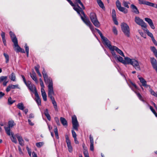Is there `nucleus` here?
<instances>
[{"mask_svg":"<svg viewBox=\"0 0 157 157\" xmlns=\"http://www.w3.org/2000/svg\"><path fill=\"white\" fill-rule=\"evenodd\" d=\"M17 107L18 109L22 110H23L25 108L22 102L19 103L17 105Z\"/></svg>","mask_w":157,"mask_h":157,"instance_id":"nucleus-26","label":"nucleus"},{"mask_svg":"<svg viewBox=\"0 0 157 157\" xmlns=\"http://www.w3.org/2000/svg\"><path fill=\"white\" fill-rule=\"evenodd\" d=\"M30 76L35 81L36 83H37L38 82L36 77V74L34 71H33L32 74H30Z\"/></svg>","mask_w":157,"mask_h":157,"instance_id":"nucleus-22","label":"nucleus"},{"mask_svg":"<svg viewBox=\"0 0 157 157\" xmlns=\"http://www.w3.org/2000/svg\"><path fill=\"white\" fill-rule=\"evenodd\" d=\"M116 5L118 10L121 12L124 13H126L128 12V10L125 8L121 6V3L119 0H117L116 2Z\"/></svg>","mask_w":157,"mask_h":157,"instance_id":"nucleus-8","label":"nucleus"},{"mask_svg":"<svg viewBox=\"0 0 157 157\" xmlns=\"http://www.w3.org/2000/svg\"><path fill=\"white\" fill-rule=\"evenodd\" d=\"M54 132L55 133V135L56 138H57V139H58L59 137V136H58V129H57V128L56 126L55 127V128H54Z\"/></svg>","mask_w":157,"mask_h":157,"instance_id":"nucleus-32","label":"nucleus"},{"mask_svg":"<svg viewBox=\"0 0 157 157\" xmlns=\"http://www.w3.org/2000/svg\"><path fill=\"white\" fill-rule=\"evenodd\" d=\"M67 144L69 151L70 152H71L72 151V147L71 145V142L67 143Z\"/></svg>","mask_w":157,"mask_h":157,"instance_id":"nucleus-29","label":"nucleus"},{"mask_svg":"<svg viewBox=\"0 0 157 157\" xmlns=\"http://www.w3.org/2000/svg\"><path fill=\"white\" fill-rule=\"evenodd\" d=\"M3 43L5 46L6 45V41L5 38L2 39Z\"/></svg>","mask_w":157,"mask_h":157,"instance_id":"nucleus-64","label":"nucleus"},{"mask_svg":"<svg viewBox=\"0 0 157 157\" xmlns=\"http://www.w3.org/2000/svg\"><path fill=\"white\" fill-rule=\"evenodd\" d=\"M5 95L4 93L0 92V99H1Z\"/></svg>","mask_w":157,"mask_h":157,"instance_id":"nucleus-62","label":"nucleus"},{"mask_svg":"<svg viewBox=\"0 0 157 157\" xmlns=\"http://www.w3.org/2000/svg\"><path fill=\"white\" fill-rule=\"evenodd\" d=\"M28 121L29 124H30V125L33 126L34 125V124L31 122V120L29 119Z\"/></svg>","mask_w":157,"mask_h":157,"instance_id":"nucleus-61","label":"nucleus"},{"mask_svg":"<svg viewBox=\"0 0 157 157\" xmlns=\"http://www.w3.org/2000/svg\"><path fill=\"white\" fill-rule=\"evenodd\" d=\"M135 93L137 95V96L139 98V99L142 101H144L143 99H142V97L141 95H140V94L139 93H138L136 92Z\"/></svg>","mask_w":157,"mask_h":157,"instance_id":"nucleus-42","label":"nucleus"},{"mask_svg":"<svg viewBox=\"0 0 157 157\" xmlns=\"http://www.w3.org/2000/svg\"><path fill=\"white\" fill-rule=\"evenodd\" d=\"M44 113L45 115L47 114H49L48 110V109H46L44 110Z\"/></svg>","mask_w":157,"mask_h":157,"instance_id":"nucleus-58","label":"nucleus"},{"mask_svg":"<svg viewBox=\"0 0 157 157\" xmlns=\"http://www.w3.org/2000/svg\"><path fill=\"white\" fill-rule=\"evenodd\" d=\"M90 150L93 151L94 150V144H90Z\"/></svg>","mask_w":157,"mask_h":157,"instance_id":"nucleus-53","label":"nucleus"},{"mask_svg":"<svg viewBox=\"0 0 157 157\" xmlns=\"http://www.w3.org/2000/svg\"><path fill=\"white\" fill-rule=\"evenodd\" d=\"M97 2L100 8H101L103 10L105 9V7L104 6L103 2L101 1V0H97Z\"/></svg>","mask_w":157,"mask_h":157,"instance_id":"nucleus-25","label":"nucleus"},{"mask_svg":"<svg viewBox=\"0 0 157 157\" xmlns=\"http://www.w3.org/2000/svg\"><path fill=\"white\" fill-rule=\"evenodd\" d=\"M18 148L19 154L21 155H23V153L22 152L20 146H18Z\"/></svg>","mask_w":157,"mask_h":157,"instance_id":"nucleus-44","label":"nucleus"},{"mask_svg":"<svg viewBox=\"0 0 157 157\" xmlns=\"http://www.w3.org/2000/svg\"><path fill=\"white\" fill-rule=\"evenodd\" d=\"M45 116L49 121H50L51 118L49 114L45 115Z\"/></svg>","mask_w":157,"mask_h":157,"instance_id":"nucleus-57","label":"nucleus"},{"mask_svg":"<svg viewBox=\"0 0 157 157\" xmlns=\"http://www.w3.org/2000/svg\"><path fill=\"white\" fill-rule=\"evenodd\" d=\"M14 43V50L16 51L17 52H20V50L21 49V48L19 46L18 44V41L17 43L15 42Z\"/></svg>","mask_w":157,"mask_h":157,"instance_id":"nucleus-23","label":"nucleus"},{"mask_svg":"<svg viewBox=\"0 0 157 157\" xmlns=\"http://www.w3.org/2000/svg\"><path fill=\"white\" fill-rule=\"evenodd\" d=\"M26 86L31 91L34 93L35 94V92L37 91L35 86L34 85L31 84L30 81H28V83Z\"/></svg>","mask_w":157,"mask_h":157,"instance_id":"nucleus-10","label":"nucleus"},{"mask_svg":"<svg viewBox=\"0 0 157 157\" xmlns=\"http://www.w3.org/2000/svg\"><path fill=\"white\" fill-rule=\"evenodd\" d=\"M150 62L153 68L157 72V61L153 57L150 58Z\"/></svg>","mask_w":157,"mask_h":157,"instance_id":"nucleus-11","label":"nucleus"},{"mask_svg":"<svg viewBox=\"0 0 157 157\" xmlns=\"http://www.w3.org/2000/svg\"><path fill=\"white\" fill-rule=\"evenodd\" d=\"M121 29L124 34L127 37L130 36V30L129 27L125 23H122L121 25Z\"/></svg>","mask_w":157,"mask_h":157,"instance_id":"nucleus-4","label":"nucleus"},{"mask_svg":"<svg viewBox=\"0 0 157 157\" xmlns=\"http://www.w3.org/2000/svg\"><path fill=\"white\" fill-rule=\"evenodd\" d=\"M114 58L117 59L119 62L124 64H129L132 65L137 70H140L141 69L139 62L136 60L134 59H130L126 57H124V60L120 56H117L114 51L111 53Z\"/></svg>","mask_w":157,"mask_h":157,"instance_id":"nucleus-1","label":"nucleus"},{"mask_svg":"<svg viewBox=\"0 0 157 157\" xmlns=\"http://www.w3.org/2000/svg\"><path fill=\"white\" fill-rule=\"evenodd\" d=\"M71 132L73 137L74 138H76V137L77 135L75 131L74 130H72Z\"/></svg>","mask_w":157,"mask_h":157,"instance_id":"nucleus-49","label":"nucleus"},{"mask_svg":"<svg viewBox=\"0 0 157 157\" xmlns=\"http://www.w3.org/2000/svg\"><path fill=\"white\" fill-rule=\"evenodd\" d=\"M147 35L149 36H150L151 38L152 37H154L152 33H150L148 30H147Z\"/></svg>","mask_w":157,"mask_h":157,"instance_id":"nucleus-43","label":"nucleus"},{"mask_svg":"<svg viewBox=\"0 0 157 157\" xmlns=\"http://www.w3.org/2000/svg\"><path fill=\"white\" fill-rule=\"evenodd\" d=\"M9 77L11 81L13 82H16V81L15 74L13 72L9 76Z\"/></svg>","mask_w":157,"mask_h":157,"instance_id":"nucleus-21","label":"nucleus"},{"mask_svg":"<svg viewBox=\"0 0 157 157\" xmlns=\"http://www.w3.org/2000/svg\"><path fill=\"white\" fill-rule=\"evenodd\" d=\"M145 20L147 22L151 27L153 29H155V27L153 24L152 20L150 18H145Z\"/></svg>","mask_w":157,"mask_h":157,"instance_id":"nucleus-14","label":"nucleus"},{"mask_svg":"<svg viewBox=\"0 0 157 157\" xmlns=\"http://www.w3.org/2000/svg\"><path fill=\"white\" fill-rule=\"evenodd\" d=\"M45 116L49 121H50L51 118L49 114L45 115Z\"/></svg>","mask_w":157,"mask_h":157,"instance_id":"nucleus-56","label":"nucleus"},{"mask_svg":"<svg viewBox=\"0 0 157 157\" xmlns=\"http://www.w3.org/2000/svg\"><path fill=\"white\" fill-rule=\"evenodd\" d=\"M41 95L43 100L44 101H46L47 100V95L44 88L41 89Z\"/></svg>","mask_w":157,"mask_h":157,"instance_id":"nucleus-20","label":"nucleus"},{"mask_svg":"<svg viewBox=\"0 0 157 157\" xmlns=\"http://www.w3.org/2000/svg\"><path fill=\"white\" fill-rule=\"evenodd\" d=\"M7 78V76H2L0 77V82H1L3 81H4L6 80Z\"/></svg>","mask_w":157,"mask_h":157,"instance_id":"nucleus-35","label":"nucleus"},{"mask_svg":"<svg viewBox=\"0 0 157 157\" xmlns=\"http://www.w3.org/2000/svg\"><path fill=\"white\" fill-rule=\"evenodd\" d=\"M131 7L132 10V11L135 13L138 14L139 13V11L137 9V7L134 4H132Z\"/></svg>","mask_w":157,"mask_h":157,"instance_id":"nucleus-19","label":"nucleus"},{"mask_svg":"<svg viewBox=\"0 0 157 157\" xmlns=\"http://www.w3.org/2000/svg\"><path fill=\"white\" fill-rule=\"evenodd\" d=\"M51 99L52 101V103L55 109V110L56 111H57V105L56 103L55 100L54 98H53L52 99Z\"/></svg>","mask_w":157,"mask_h":157,"instance_id":"nucleus-27","label":"nucleus"},{"mask_svg":"<svg viewBox=\"0 0 157 157\" xmlns=\"http://www.w3.org/2000/svg\"><path fill=\"white\" fill-rule=\"evenodd\" d=\"M10 85L12 89H14L16 88L20 89V87H19L18 84H16L15 85Z\"/></svg>","mask_w":157,"mask_h":157,"instance_id":"nucleus-38","label":"nucleus"},{"mask_svg":"<svg viewBox=\"0 0 157 157\" xmlns=\"http://www.w3.org/2000/svg\"><path fill=\"white\" fill-rule=\"evenodd\" d=\"M44 144V143L43 142H39L36 143V146L37 147L40 148L43 146Z\"/></svg>","mask_w":157,"mask_h":157,"instance_id":"nucleus-34","label":"nucleus"},{"mask_svg":"<svg viewBox=\"0 0 157 157\" xmlns=\"http://www.w3.org/2000/svg\"><path fill=\"white\" fill-rule=\"evenodd\" d=\"M8 102L9 105H11L15 102V101L12 100L11 98L10 97L8 98Z\"/></svg>","mask_w":157,"mask_h":157,"instance_id":"nucleus-37","label":"nucleus"},{"mask_svg":"<svg viewBox=\"0 0 157 157\" xmlns=\"http://www.w3.org/2000/svg\"><path fill=\"white\" fill-rule=\"evenodd\" d=\"M65 138L66 139V143H68L69 142H70L71 141L69 139V137L67 135H65Z\"/></svg>","mask_w":157,"mask_h":157,"instance_id":"nucleus-47","label":"nucleus"},{"mask_svg":"<svg viewBox=\"0 0 157 157\" xmlns=\"http://www.w3.org/2000/svg\"><path fill=\"white\" fill-rule=\"evenodd\" d=\"M15 136L18 140L19 144L21 146H23L24 145V142L22 137L18 134H16Z\"/></svg>","mask_w":157,"mask_h":157,"instance_id":"nucleus-13","label":"nucleus"},{"mask_svg":"<svg viewBox=\"0 0 157 157\" xmlns=\"http://www.w3.org/2000/svg\"><path fill=\"white\" fill-rule=\"evenodd\" d=\"M113 20L115 24L116 25H117L118 24V22L116 18H113Z\"/></svg>","mask_w":157,"mask_h":157,"instance_id":"nucleus-59","label":"nucleus"},{"mask_svg":"<svg viewBox=\"0 0 157 157\" xmlns=\"http://www.w3.org/2000/svg\"><path fill=\"white\" fill-rule=\"evenodd\" d=\"M1 36L2 39L5 38V33L2 32L1 33Z\"/></svg>","mask_w":157,"mask_h":157,"instance_id":"nucleus-60","label":"nucleus"},{"mask_svg":"<svg viewBox=\"0 0 157 157\" xmlns=\"http://www.w3.org/2000/svg\"><path fill=\"white\" fill-rule=\"evenodd\" d=\"M60 120L61 123L63 126H67V121L65 118L63 117H61L60 118Z\"/></svg>","mask_w":157,"mask_h":157,"instance_id":"nucleus-24","label":"nucleus"},{"mask_svg":"<svg viewBox=\"0 0 157 157\" xmlns=\"http://www.w3.org/2000/svg\"><path fill=\"white\" fill-rule=\"evenodd\" d=\"M10 36L11 40L13 43L15 42H16V43L17 42V40L15 35L11 31L10 32Z\"/></svg>","mask_w":157,"mask_h":157,"instance_id":"nucleus-17","label":"nucleus"},{"mask_svg":"<svg viewBox=\"0 0 157 157\" xmlns=\"http://www.w3.org/2000/svg\"><path fill=\"white\" fill-rule=\"evenodd\" d=\"M72 121L73 128L77 131H78L79 124L76 116L74 115L72 117Z\"/></svg>","mask_w":157,"mask_h":157,"instance_id":"nucleus-7","label":"nucleus"},{"mask_svg":"<svg viewBox=\"0 0 157 157\" xmlns=\"http://www.w3.org/2000/svg\"><path fill=\"white\" fill-rule=\"evenodd\" d=\"M150 93L153 95L154 96L157 97V93H155L153 90L151 89L150 90Z\"/></svg>","mask_w":157,"mask_h":157,"instance_id":"nucleus-39","label":"nucleus"},{"mask_svg":"<svg viewBox=\"0 0 157 157\" xmlns=\"http://www.w3.org/2000/svg\"><path fill=\"white\" fill-rule=\"evenodd\" d=\"M83 153L85 157H88L89 156L88 152L87 150V149H86H86H85V151H84Z\"/></svg>","mask_w":157,"mask_h":157,"instance_id":"nucleus-36","label":"nucleus"},{"mask_svg":"<svg viewBox=\"0 0 157 157\" xmlns=\"http://www.w3.org/2000/svg\"><path fill=\"white\" fill-rule=\"evenodd\" d=\"M11 136L10 137V138L12 141L15 144H17V140L16 138L14 136V134L12 132H11Z\"/></svg>","mask_w":157,"mask_h":157,"instance_id":"nucleus-28","label":"nucleus"},{"mask_svg":"<svg viewBox=\"0 0 157 157\" xmlns=\"http://www.w3.org/2000/svg\"><path fill=\"white\" fill-rule=\"evenodd\" d=\"M112 16L113 18H116V11L114 9H113L112 12Z\"/></svg>","mask_w":157,"mask_h":157,"instance_id":"nucleus-40","label":"nucleus"},{"mask_svg":"<svg viewBox=\"0 0 157 157\" xmlns=\"http://www.w3.org/2000/svg\"><path fill=\"white\" fill-rule=\"evenodd\" d=\"M102 40L104 44L109 48L111 51V53L113 51H115L120 55L123 57H124L123 52L116 46L112 45L110 41L106 37H105Z\"/></svg>","mask_w":157,"mask_h":157,"instance_id":"nucleus-3","label":"nucleus"},{"mask_svg":"<svg viewBox=\"0 0 157 157\" xmlns=\"http://www.w3.org/2000/svg\"><path fill=\"white\" fill-rule=\"evenodd\" d=\"M151 39L154 44L156 46H157V42L156 41V40H155L154 37H152V38Z\"/></svg>","mask_w":157,"mask_h":157,"instance_id":"nucleus-50","label":"nucleus"},{"mask_svg":"<svg viewBox=\"0 0 157 157\" xmlns=\"http://www.w3.org/2000/svg\"><path fill=\"white\" fill-rule=\"evenodd\" d=\"M12 88H11V85H9V86H8L6 89V91L7 92H9L11 89Z\"/></svg>","mask_w":157,"mask_h":157,"instance_id":"nucleus-55","label":"nucleus"},{"mask_svg":"<svg viewBox=\"0 0 157 157\" xmlns=\"http://www.w3.org/2000/svg\"><path fill=\"white\" fill-rule=\"evenodd\" d=\"M113 31L114 34L116 35H117V31L116 28L115 27H113Z\"/></svg>","mask_w":157,"mask_h":157,"instance_id":"nucleus-41","label":"nucleus"},{"mask_svg":"<svg viewBox=\"0 0 157 157\" xmlns=\"http://www.w3.org/2000/svg\"><path fill=\"white\" fill-rule=\"evenodd\" d=\"M139 79L140 82L142 84L143 86L146 87H147L148 86H149L147 85V82L142 77H140L139 78Z\"/></svg>","mask_w":157,"mask_h":157,"instance_id":"nucleus-18","label":"nucleus"},{"mask_svg":"<svg viewBox=\"0 0 157 157\" xmlns=\"http://www.w3.org/2000/svg\"><path fill=\"white\" fill-rule=\"evenodd\" d=\"M151 50L153 52L155 56L157 55V51L154 47H150Z\"/></svg>","mask_w":157,"mask_h":157,"instance_id":"nucleus-31","label":"nucleus"},{"mask_svg":"<svg viewBox=\"0 0 157 157\" xmlns=\"http://www.w3.org/2000/svg\"><path fill=\"white\" fill-rule=\"evenodd\" d=\"M90 18L93 24L96 27H98L100 26V23L97 19L95 13L92 12L90 13Z\"/></svg>","mask_w":157,"mask_h":157,"instance_id":"nucleus-5","label":"nucleus"},{"mask_svg":"<svg viewBox=\"0 0 157 157\" xmlns=\"http://www.w3.org/2000/svg\"><path fill=\"white\" fill-rule=\"evenodd\" d=\"M139 3L140 4L146 5L149 6L154 7V4L144 0H138Z\"/></svg>","mask_w":157,"mask_h":157,"instance_id":"nucleus-12","label":"nucleus"},{"mask_svg":"<svg viewBox=\"0 0 157 157\" xmlns=\"http://www.w3.org/2000/svg\"><path fill=\"white\" fill-rule=\"evenodd\" d=\"M55 120L57 124L59 125H60V124L59 118L57 117H56L55 118Z\"/></svg>","mask_w":157,"mask_h":157,"instance_id":"nucleus-45","label":"nucleus"},{"mask_svg":"<svg viewBox=\"0 0 157 157\" xmlns=\"http://www.w3.org/2000/svg\"><path fill=\"white\" fill-rule=\"evenodd\" d=\"M135 21L136 24L142 27L146 28L147 27L145 23L138 17H135Z\"/></svg>","mask_w":157,"mask_h":157,"instance_id":"nucleus-9","label":"nucleus"},{"mask_svg":"<svg viewBox=\"0 0 157 157\" xmlns=\"http://www.w3.org/2000/svg\"><path fill=\"white\" fill-rule=\"evenodd\" d=\"M21 77L23 78V79L24 82L25 83V84L26 85L28 83V81L27 82H26L25 78V77L24 76L22 75Z\"/></svg>","mask_w":157,"mask_h":157,"instance_id":"nucleus-54","label":"nucleus"},{"mask_svg":"<svg viewBox=\"0 0 157 157\" xmlns=\"http://www.w3.org/2000/svg\"><path fill=\"white\" fill-rule=\"evenodd\" d=\"M42 74L45 83H48V96L50 99L54 98L53 96L54 95V92L53 89V83L52 79L48 78L45 71L44 69Z\"/></svg>","mask_w":157,"mask_h":157,"instance_id":"nucleus-2","label":"nucleus"},{"mask_svg":"<svg viewBox=\"0 0 157 157\" xmlns=\"http://www.w3.org/2000/svg\"><path fill=\"white\" fill-rule=\"evenodd\" d=\"M90 144H94V140L93 137L91 135L90 136Z\"/></svg>","mask_w":157,"mask_h":157,"instance_id":"nucleus-48","label":"nucleus"},{"mask_svg":"<svg viewBox=\"0 0 157 157\" xmlns=\"http://www.w3.org/2000/svg\"><path fill=\"white\" fill-rule=\"evenodd\" d=\"M25 52H29V47L27 46L26 44L25 45Z\"/></svg>","mask_w":157,"mask_h":157,"instance_id":"nucleus-52","label":"nucleus"},{"mask_svg":"<svg viewBox=\"0 0 157 157\" xmlns=\"http://www.w3.org/2000/svg\"><path fill=\"white\" fill-rule=\"evenodd\" d=\"M28 153L30 156H31V150L28 147H26Z\"/></svg>","mask_w":157,"mask_h":157,"instance_id":"nucleus-46","label":"nucleus"},{"mask_svg":"<svg viewBox=\"0 0 157 157\" xmlns=\"http://www.w3.org/2000/svg\"><path fill=\"white\" fill-rule=\"evenodd\" d=\"M8 126L7 127H4V128L7 134L9 136L11 135L10 128L13 127L15 124L13 120L10 121L8 122Z\"/></svg>","mask_w":157,"mask_h":157,"instance_id":"nucleus-6","label":"nucleus"},{"mask_svg":"<svg viewBox=\"0 0 157 157\" xmlns=\"http://www.w3.org/2000/svg\"><path fill=\"white\" fill-rule=\"evenodd\" d=\"M3 55L4 56L6 59V63H8L9 61V55L6 53H4Z\"/></svg>","mask_w":157,"mask_h":157,"instance_id":"nucleus-30","label":"nucleus"},{"mask_svg":"<svg viewBox=\"0 0 157 157\" xmlns=\"http://www.w3.org/2000/svg\"><path fill=\"white\" fill-rule=\"evenodd\" d=\"M34 114L33 113H31L29 115V118H34Z\"/></svg>","mask_w":157,"mask_h":157,"instance_id":"nucleus-63","label":"nucleus"},{"mask_svg":"<svg viewBox=\"0 0 157 157\" xmlns=\"http://www.w3.org/2000/svg\"><path fill=\"white\" fill-rule=\"evenodd\" d=\"M10 36L11 40L13 43L15 42H16V43L17 42V40L15 35L11 31L10 32Z\"/></svg>","mask_w":157,"mask_h":157,"instance_id":"nucleus-16","label":"nucleus"},{"mask_svg":"<svg viewBox=\"0 0 157 157\" xmlns=\"http://www.w3.org/2000/svg\"><path fill=\"white\" fill-rule=\"evenodd\" d=\"M35 95L36 97L35 101L38 105H40L41 104V100L37 91L35 92Z\"/></svg>","mask_w":157,"mask_h":157,"instance_id":"nucleus-15","label":"nucleus"},{"mask_svg":"<svg viewBox=\"0 0 157 157\" xmlns=\"http://www.w3.org/2000/svg\"><path fill=\"white\" fill-rule=\"evenodd\" d=\"M123 5L125 7L128 8H129V6H128V4H130L129 2H127L125 1H124L122 2Z\"/></svg>","mask_w":157,"mask_h":157,"instance_id":"nucleus-33","label":"nucleus"},{"mask_svg":"<svg viewBox=\"0 0 157 157\" xmlns=\"http://www.w3.org/2000/svg\"><path fill=\"white\" fill-rule=\"evenodd\" d=\"M40 85L42 87V88H43L44 87V86L43 83V82L41 78L40 79Z\"/></svg>","mask_w":157,"mask_h":157,"instance_id":"nucleus-51","label":"nucleus"}]
</instances>
